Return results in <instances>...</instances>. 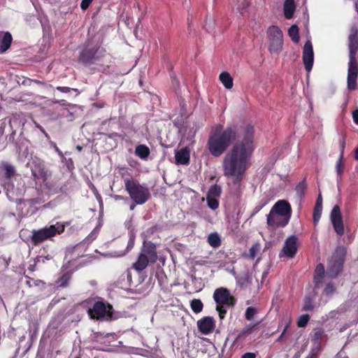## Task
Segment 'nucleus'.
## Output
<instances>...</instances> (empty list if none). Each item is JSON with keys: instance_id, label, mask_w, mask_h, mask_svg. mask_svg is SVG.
I'll return each instance as SVG.
<instances>
[{"instance_id": "nucleus-1", "label": "nucleus", "mask_w": 358, "mask_h": 358, "mask_svg": "<svg viewBox=\"0 0 358 358\" xmlns=\"http://www.w3.org/2000/svg\"><path fill=\"white\" fill-rule=\"evenodd\" d=\"M254 127L248 124L243 132V139L236 143L225 155L222 162L224 176L231 178L234 185H239L250 166L253 152Z\"/></svg>"}, {"instance_id": "nucleus-2", "label": "nucleus", "mask_w": 358, "mask_h": 358, "mask_svg": "<svg viewBox=\"0 0 358 358\" xmlns=\"http://www.w3.org/2000/svg\"><path fill=\"white\" fill-rule=\"evenodd\" d=\"M221 128L220 126L210 134L207 143L210 153L215 157L221 156L237 137V131L234 127H229L224 130Z\"/></svg>"}, {"instance_id": "nucleus-3", "label": "nucleus", "mask_w": 358, "mask_h": 358, "mask_svg": "<svg viewBox=\"0 0 358 358\" xmlns=\"http://www.w3.org/2000/svg\"><path fill=\"white\" fill-rule=\"evenodd\" d=\"M124 182L125 189L129 193L130 198L136 204H143L148 200L150 192L147 187L129 178H124Z\"/></svg>"}, {"instance_id": "nucleus-4", "label": "nucleus", "mask_w": 358, "mask_h": 358, "mask_svg": "<svg viewBox=\"0 0 358 358\" xmlns=\"http://www.w3.org/2000/svg\"><path fill=\"white\" fill-rule=\"evenodd\" d=\"M64 229L65 226L64 224L57 222L50 227H45L38 230L34 229L30 236L31 242L34 245H39L45 241L51 239L57 234H62Z\"/></svg>"}, {"instance_id": "nucleus-5", "label": "nucleus", "mask_w": 358, "mask_h": 358, "mask_svg": "<svg viewBox=\"0 0 358 358\" xmlns=\"http://www.w3.org/2000/svg\"><path fill=\"white\" fill-rule=\"evenodd\" d=\"M213 298L216 303V310L219 313H226L227 311H230L236 301L229 291L224 287L215 289Z\"/></svg>"}, {"instance_id": "nucleus-6", "label": "nucleus", "mask_w": 358, "mask_h": 358, "mask_svg": "<svg viewBox=\"0 0 358 358\" xmlns=\"http://www.w3.org/2000/svg\"><path fill=\"white\" fill-rule=\"evenodd\" d=\"M88 308L87 313H113V306L102 298H90L81 303Z\"/></svg>"}, {"instance_id": "nucleus-7", "label": "nucleus", "mask_w": 358, "mask_h": 358, "mask_svg": "<svg viewBox=\"0 0 358 358\" xmlns=\"http://www.w3.org/2000/svg\"><path fill=\"white\" fill-rule=\"evenodd\" d=\"M266 35L269 41L268 50L271 53L278 54L282 49L283 35L282 31L277 26H271L268 28Z\"/></svg>"}, {"instance_id": "nucleus-8", "label": "nucleus", "mask_w": 358, "mask_h": 358, "mask_svg": "<svg viewBox=\"0 0 358 358\" xmlns=\"http://www.w3.org/2000/svg\"><path fill=\"white\" fill-rule=\"evenodd\" d=\"M344 254V248L339 247L336 248L331 259L328 262L327 274L329 277L335 278L342 271Z\"/></svg>"}, {"instance_id": "nucleus-9", "label": "nucleus", "mask_w": 358, "mask_h": 358, "mask_svg": "<svg viewBox=\"0 0 358 358\" xmlns=\"http://www.w3.org/2000/svg\"><path fill=\"white\" fill-rule=\"evenodd\" d=\"M349 62H357L356 54L358 50V30L352 27L348 36Z\"/></svg>"}, {"instance_id": "nucleus-10", "label": "nucleus", "mask_w": 358, "mask_h": 358, "mask_svg": "<svg viewBox=\"0 0 358 358\" xmlns=\"http://www.w3.org/2000/svg\"><path fill=\"white\" fill-rule=\"evenodd\" d=\"M331 221L332 222L334 229L338 236L344 234V226L341 213V210L338 206H334L331 212Z\"/></svg>"}, {"instance_id": "nucleus-11", "label": "nucleus", "mask_w": 358, "mask_h": 358, "mask_svg": "<svg viewBox=\"0 0 358 358\" xmlns=\"http://www.w3.org/2000/svg\"><path fill=\"white\" fill-rule=\"evenodd\" d=\"M216 321L213 317L205 316L196 322L198 330L203 335L213 333L215 329Z\"/></svg>"}, {"instance_id": "nucleus-12", "label": "nucleus", "mask_w": 358, "mask_h": 358, "mask_svg": "<svg viewBox=\"0 0 358 358\" xmlns=\"http://www.w3.org/2000/svg\"><path fill=\"white\" fill-rule=\"evenodd\" d=\"M289 219L288 217L275 213L274 210H271L267 215V224L273 228L284 227L287 224Z\"/></svg>"}, {"instance_id": "nucleus-13", "label": "nucleus", "mask_w": 358, "mask_h": 358, "mask_svg": "<svg viewBox=\"0 0 358 358\" xmlns=\"http://www.w3.org/2000/svg\"><path fill=\"white\" fill-rule=\"evenodd\" d=\"M98 49L94 47L85 48L80 53L78 62L85 65H88L94 63L97 59Z\"/></svg>"}, {"instance_id": "nucleus-14", "label": "nucleus", "mask_w": 358, "mask_h": 358, "mask_svg": "<svg viewBox=\"0 0 358 358\" xmlns=\"http://www.w3.org/2000/svg\"><path fill=\"white\" fill-rule=\"evenodd\" d=\"M314 61L313 50L312 43L310 41H308L303 50V62L306 70L310 72L312 69Z\"/></svg>"}, {"instance_id": "nucleus-15", "label": "nucleus", "mask_w": 358, "mask_h": 358, "mask_svg": "<svg viewBox=\"0 0 358 358\" xmlns=\"http://www.w3.org/2000/svg\"><path fill=\"white\" fill-rule=\"evenodd\" d=\"M296 242L297 238L296 236H291L288 237L285 242V245L280 253V256L284 255L287 257L292 258L297 250Z\"/></svg>"}, {"instance_id": "nucleus-16", "label": "nucleus", "mask_w": 358, "mask_h": 358, "mask_svg": "<svg viewBox=\"0 0 358 358\" xmlns=\"http://www.w3.org/2000/svg\"><path fill=\"white\" fill-rule=\"evenodd\" d=\"M358 75L357 62H349L348 70V88L355 90L357 88V78Z\"/></svg>"}, {"instance_id": "nucleus-17", "label": "nucleus", "mask_w": 358, "mask_h": 358, "mask_svg": "<svg viewBox=\"0 0 358 358\" xmlns=\"http://www.w3.org/2000/svg\"><path fill=\"white\" fill-rule=\"evenodd\" d=\"M141 253L148 257L151 263H155L157 260L158 257L156 251V245L151 241H143Z\"/></svg>"}, {"instance_id": "nucleus-18", "label": "nucleus", "mask_w": 358, "mask_h": 358, "mask_svg": "<svg viewBox=\"0 0 358 358\" xmlns=\"http://www.w3.org/2000/svg\"><path fill=\"white\" fill-rule=\"evenodd\" d=\"M271 210H274L275 213L291 217V206L288 202L285 200L277 201Z\"/></svg>"}, {"instance_id": "nucleus-19", "label": "nucleus", "mask_w": 358, "mask_h": 358, "mask_svg": "<svg viewBox=\"0 0 358 358\" xmlns=\"http://www.w3.org/2000/svg\"><path fill=\"white\" fill-rule=\"evenodd\" d=\"M12 36L9 32H0V53L6 52L12 43Z\"/></svg>"}, {"instance_id": "nucleus-20", "label": "nucleus", "mask_w": 358, "mask_h": 358, "mask_svg": "<svg viewBox=\"0 0 358 358\" xmlns=\"http://www.w3.org/2000/svg\"><path fill=\"white\" fill-rule=\"evenodd\" d=\"M176 163L178 164H187L189 162V151L184 148L176 152Z\"/></svg>"}, {"instance_id": "nucleus-21", "label": "nucleus", "mask_w": 358, "mask_h": 358, "mask_svg": "<svg viewBox=\"0 0 358 358\" xmlns=\"http://www.w3.org/2000/svg\"><path fill=\"white\" fill-rule=\"evenodd\" d=\"M149 262H150L148 257L140 253L137 260L133 264V268L138 272H141L148 266Z\"/></svg>"}, {"instance_id": "nucleus-22", "label": "nucleus", "mask_w": 358, "mask_h": 358, "mask_svg": "<svg viewBox=\"0 0 358 358\" xmlns=\"http://www.w3.org/2000/svg\"><path fill=\"white\" fill-rule=\"evenodd\" d=\"M259 322L254 324H249L245 327L242 331L237 335L236 338V341H243L245 338L251 334L255 329H257V327Z\"/></svg>"}, {"instance_id": "nucleus-23", "label": "nucleus", "mask_w": 358, "mask_h": 358, "mask_svg": "<svg viewBox=\"0 0 358 358\" xmlns=\"http://www.w3.org/2000/svg\"><path fill=\"white\" fill-rule=\"evenodd\" d=\"M295 10L294 0H285L284 3V13L287 19H291Z\"/></svg>"}, {"instance_id": "nucleus-24", "label": "nucleus", "mask_w": 358, "mask_h": 358, "mask_svg": "<svg viewBox=\"0 0 358 358\" xmlns=\"http://www.w3.org/2000/svg\"><path fill=\"white\" fill-rule=\"evenodd\" d=\"M220 80L227 89L232 88L233 78L228 72H222L220 75Z\"/></svg>"}, {"instance_id": "nucleus-25", "label": "nucleus", "mask_w": 358, "mask_h": 358, "mask_svg": "<svg viewBox=\"0 0 358 358\" xmlns=\"http://www.w3.org/2000/svg\"><path fill=\"white\" fill-rule=\"evenodd\" d=\"M135 154L141 159H146L150 155V150L145 145H139L136 147Z\"/></svg>"}, {"instance_id": "nucleus-26", "label": "nucleus", "mask_w": 358, "mask_h": 358, "mask_svg": "<svg viewBox=\"0 0 358 358\" xmlns=\"http://www.w3.org/2000/svg\"><path fill=\"white\" fill-rule=\"evenodd\" d=\"M71 272L66 271L62 273V276L56 281L58 286L62 287H66L69 285V282L71 278Z\"/></svg>"}, {"instance_id": "nucleus-27", "label": "nucleus", "mask_w": 358, "mask_h": 358, "mask_svg": "<svg viewBox=\"0 0 358 358\" xmlns=\"http://www.w3.org/2000/svg\"><path fill=\"white\" fill-rule=\"evenodd\" d=\"M208 244L214 248H217L221 245V240L217 233L210 234L208 236Z\"/></svg>"}, {"instance_id": "nucleus-28", "label": "nucleus", "mask_w": 358, "mask_h": 358, "mask_svg": "<svg viewBox=\"0 0 358 358\" xmlns=\"http://www.w3.org/2000/svg\"><path fill=\"white\" fill-rule=\"evenodd\" d=\"M91 320L103 322L117 319L114 315H89Z\"/></svg>"}, {"instance_id": "nucleus-29", "label": "nucleus", "mask_w": 358, "mask_h": 358, "mask_svg": "<svg viewBox=\"0 0 358 358\" xmlns=\"http://www.w3.org/2000/svg\"><path fill=\"white\" fill-rule=\"evenodd\" d=\"M2 167L5 171V177L7 179L11 178L16 174L15 167L13 165L8 163H3Z\"/></svg>"}, {"instance_id": "nucleus-30", "label": "nucleus", "mask_w": 358, "mask_h": 358, "mask_svg": "<svg viewBox=\"0 0 358 358\" xmlns=\"http://www.w3.org/2000/svg\"><path fill=\"white\" fill-rule=\"evenodd\" d=\"M288 34L294 43H297L299 42V28L296 25L294 24L289 27L288 30Z\"/></svg>"}, {"instance_id": "nucleus-31", "label": "nucleus", "mask_w": 358, "mask_h": 358, "mask_svg": "<svg viewBox=\"0 0 358 358\" xmlns=\"http://www.w3.org/2000/svg\"><path fill=\"white\" fill-rule=\"evenodd\" d=\"M307 190V184L303 180V181L300 182L296 187V192L297 196L301 199Z\"/></svg>"}, {"instance_id": "nucleus-32", "label": "nucleus", "mask_w": 358, "mask_h": 358, "mask_svg": "<svg viewBox=\"0 0 358 358\" xmlns=\"http://www.w3.org/2000/svg\"><path fill=\"white\" fill-rule=\"evenodd\" d=\"M325 273L324 266L322 264H320L317 266L315 271V280L316 282H319Z\"/></svg>"}, {"instance_id": "nucleus-33", "label": "nucleus", "mask_w": 358, "mask_h": 358, "mask_svg": "<svg viewBox=\"0 0 358 358\" xmlns=\"http://www.w3.org/2000/svg\"><path fill=\"white\" fill-rule=\"evenodd\" d=\"M221 187L217 185H214L210 187L207 196L218 198L221 194Z\"/></svg>"}, {"instance_id": "nucleus-34", "label": "nucleus", "mask_w": 358, "mask_h": 358, "mask_svg": "<svg viewBox=\"0 0 358 358\" xmlns=\"http://www.w3.org/2000/svg\"><path fill=\"white\" fill-rule=\"evenodd\" d=\"M322 205H317L315 204L313 210V222L315 225L317 224L319 222V220L321 217L322 215Z\"/></svg>"}, {"instance_id": "nucleus-35", "label": "nucleus", "mask_w": 358, "mask_h": 358, "mask_svg": "<svg viewBox=\"0 0 358 358\" xmlns=\"http://www.w3.org/2000/svg\"><path fill=\"white\" fill-rule=\"evenodd\" d=\"M326 337V334L322 329H317L314 331L312 341L316 343H318L317 346H320V342Z\"/></svg>"}, {"instance_id": "nucleus-36", "label": "nucleus", "mask_w": 358, "mask_h": 358, "mask_svg": "<svg viewBox=\"0 0 358 358\" xmlns=\"http://www.w3.org/2000/svg\"><path fill=\"white\" fill-rule=\"evenodd\" d=\"M192 310L196 313H200L203 309V303L200 299H193L190 303Z\"/></svg>"}, {"instance_id": "nucleus-37", "label": "nucleus", "mask_w": 358, "mask_h": 358, "mask_svg": "<svg viewBox=\"0 0 358 358\" xmlns=\"http://www.w3.org/2000/svg\"><path fill=\"white\" fill-rule=\"evenodd\" d=\"M249 3L246 0H243L241 5H239L235 10L237 17L243 16L245 10L248 7Z\"/></svg>"}, {"instance_id": "nucleus-38", "label": "nucleus", "mask_w": 358, "mask_h": 358, "mask_svg": "<svg viewBox=\"0 0 358 358\" xmlns=\"http://www.w3.org/2000/svg\"><path fill=\"white\" fill-rule=\"evenodd\" d=\"M336 173L338 175V180H341V176L343 172V158L342 155H340L339 159L336 162Z\"/></svg>"}, {"instance_id": "nucleus-39", "label": "nucleus", "mask_w": 358, "mask_h": 358, "mask_svg": "<svg viewBox=\"0 0 358 358\" xmlns=\"http://www.w3.org/2000/svg\"><path fill=\"white\" fill-rule=\"evenodd\" d=\"M260 248L261 245L259 243H254L249 250V257L251 259H254L257 256V253L259 252Z\"/></svg>"}, {"instance_id": "nucleus-40", "label": "nucleus", "mask_w": 358, "mask_h": 358, "mask_svg": "<svg viewBox=\"0 0 358 358\" xmlns=\"http://www.w3.org/2000/svg\"><path fill=\"white\" fill-rule=\"evenodd\" d=\"M208 206L212 210H215L219 206L217 198L206 196Z\"/></svg>"}, {"instance_id": "nucleus-41", "label": "nucleus", "mask_w": 358, "mask_h": 358, "mask_svg": "<svg viewBox=\"0 0 358 358\" xmlns=\"http://www.w3.org/2000/svg\"><path fill=\"white\" fill-rule=\"evenodd\" d=\"M310 320L309 315H301L297 322L299 327H304Z\"/></svg>"}, {"instance_id": "nucleus-42", "label": "nucleus", "mask_w": 358, "mask_h": 358, "mask_svg": "<svg viewBox=\"0 0 358 358\" xmlns=\"http://www.w3.org/2000/svg\"><path fill=\"white\" fill-rule=\"evenodd\" d=\"M320 350V346L312 348L310 354L306 358H318Z\"/></svg>"}, {"instance_id": "nucleus-43", "label": "nucleus", "mask_w": 358, "mask_h": 358, "mask_svg": "<svg viewBox=\"0 0 358 358\" xmlns=\"http://www.w3.org/2000/svg\"><path fill=\"white\" fill-rule=\"evenodd\" d=\"M313 310V306L310 298H306L304 300V304L303 306V310L304 311H312Z\"/></svg>"}, {"instance_id": "nucleus-44", "label": "nucleus", "mask_w": 358, "mask_h": 358, "mask_svg": "<svg viewBox=\"0 0 358 358\" xmlns=\"http://www.w3.org/2000/svg\"><path fill=\"white\" fill-rule=\"evenodd\" d=\"M335 291L334 285L331 283L327 284L324 292L327 295L331 294Z\"/></svg>"}, {"instance_id": "nucleus-45", "label": "nucleus", "mask_w": 358, "mask_h": 358, "mask_svg": "<svg viewBox=\"0 0 358 358\" xmlns=\"http://www.w3.org/2000/svg\"><path fill=\"white\" fill-rule=\"evenodd\" d=\"M345 146V137L342 136L340 139V148H341V154L342 155V158H343V152Z\"/></svg>"}, {"instance_id": "nucleus-46", "label": "nucleus", "mask_w": 358, "mask_h": 358, "mask_svg": "<svg viewBox=\"0 0 358 358\" xmlns=\"http://www.w3.org/2000/svg\"><path fill=\"white\" fill-rule=\"evenodd\" d=\"M92 1V0H82V2L80 3V8L83 10H86L90 5Z\"/></svg>"}, {"instance_id": "nucleus-47", "label": "nucleus", "mask_w": 358, "mask_h": 358, "mask_svg": "<svg viewBox=\"0 0 358 358\" xmlns=\"http://www.w3.org/2000/svg\"><path fill=\"white\" fill-rule=\"evenodd\" d=\"M57 90L63 93H69L71 90V89L68 87H57Z\"/></svg>"}, {"instance_id": "nucleus-48", "label": "nucleus", "mask_w": 358, "mask_h": 358, "mask_svg": "<svg viewBox=\"0 0 358 358\" xmlns=\"http://www.w3.org/2000/svg\"><path fill=\"white\" fill-rule=\"evenodd\" d=\"M259 310L255 307L250 306L246 309L245 313H256Z\"/></svg>"}, {"instance_id": "nucleus-49", "label": "nucleus", "mask_w": 358, "mask_h": 358, "mask_svg": "<svg viewBox=\"0 0 358 358\" xmlns=\"http://www.w3.org/2000/svg\"><path fill=\"white\" fill-rule=\"evenodd\" d=\"M241 358H256V355L253 352H246L242 355Z\"/></svg>"}, {"instance_id": "nucleus-50", "label": "nucleus", "mask_w": 358, "mask_h": 358, "mask_svg": "<svg viewBox=\"0 0 358 358\" xmlns=\"http://www.w3.org/2000/svg\"><path fill=\"white\" fill-rule=\"evenodd\" d=\"M352 117H353V120L354 122L358 124V109H357L356 110H355L352 113Z\"/></svg>"}, {"instance_id": "nucleus-51", "label": "nucleus", "mask_w": 358, "mask_h": 358, "mask_svg": "<svg viewBox=\"0 0 358 358\" xmlns=\"http://www.w3.org/2000/svg\"><path fill=\"white\" fill-rule=\"evenodd\" d=\"M37 127L40 129V131L45 135V138L49 140L50 136L49 134L45 131V129L40 125H37Z\"/></svg>"}, {"instance_id": "nucleus-52", "label": "nucleus", "mask_w": 358, "mask_h": 358, "mask_svg": "<svg viewBox=\"0 0 358 358\" xmlns=\"http://www.w3.org/2000/svg\"><path fill=\"white\" fill-rule=\"evenodd\" d=\"M315 204L322 205V197L321 193L319 194Z\"/></svg>"}, {"instance_id": "nucleus-53", "label": "nucleus", "mask_w": 358, "mask_h": 358, "mask_svg": "<svg viewBox=\"0 0 358 358\" xmlns=\"http://www.w3.org/2000/svg\"><path fill=\"white\" fill-rule=\"evenodd\" d=\"M4 131H5V124H2L0 127V138H1L3 136Z\"/></svg>"}, {"instance_id": "nucleus-54", "label": "nucleus", "mask_w": 358, "mask_h": 358, "mask_svg": "<svg viewBox=\"0 0 358 358\" xmlns=\"http://www.w3.org/2000/svg\"><path fill=\"white\" fill-rule=\"evenodd\" d=\"M286 331V328L284 329L283 332L281 334V335L277 338L276 341L279 342L282 340L285 333Z\"/></svg>"}, {"instance_id": "nucleus-55", "label": "nucleus", "mask_w": 358, "mask_h": 358, "mask_svg": "<svg viewBox=\"0 0 358 358\" xmlns=\"http://www.w3.org/2000/svg\"><path fill=\"white\" fill-rule=\"evenodd\" d=\"M31 173H32V176H33L35 178H38V177H39V175H38V174H37V173H36V171H35L34 169H32V170H31Z\"/></svg>"}, {"instance_id": "nucleus-56", "label": "nucleus", "mask_w": 358, "mask_h": 358, "mask_svg": "<svg viewBox=\"0 0 358 358\" xmlns=\"http://www.w3.org/2000/svg\"><path fill=\"white\" fill-rule=\"evenodd\" d=\"M255 315H245V317L248 320H252Z\"/></svg>"}, {"instance_id": "nucleus-57", "label": "nucleus", "mask_w": 358, "mask_h": 358, "mask_svg": "<svg viewBox=\"0 0 358 358\" xmlns=\"http://www.w3.org/2000/svg\"><path fill=\"white\" fill-rule=\"evenodd\" d=\"M355 158L358 160V148L355 150Z\"/></svg>"}, {"instance_id": "nucleus-58", "label": "nucleus", "mask_w": 358, "mask_h": 358, "mask_svg": "<svg viewBox=\"0 0 358 358\" xmlns=\"http://www.w3.org/2000/svg\"><path fill=\"white\" fill-rule=\"evenodd\" d=\"M15 131H13V133H12V134H11V136H10V138H13H13H14V135H15Z\"/></svg>"}, {"instance_id": "nucleus-59", "label": "nucleus", "mask_w": 358, "mask_h": 358, "mask_svg": "<svg viewBox=\"0 0 358 358\" xmlns=\"http://www.w3.org/2000/svg\"><path fill=\"white\" fill-rule=\"evenodd\" d=\"M40 175L41 176H45V172L43 171V170H41V173H40Z\"/></svg>"}, {"instance_id": "nucleus-60", "label": "nucleus", "mask_w": 358, "mask_h": 358, "mask_svg": "<svg viewBox=\"0 0 358 358\" xmlns=\"http://www.w3.org/2000/svg\"><path fill=\"white\" fill-rule=\"evenodd\" d=\"M134 208H135V205H131V206H130V210H134Z\"/></svg>"}, {"instance_id": "nucleus-61", "label": "nucleus", "mask_w": 358, "mask_h": 358, "mask_svg": "<svg viewBox=\"0 0 358 358\" xmlns=\"http://www.w3.org/2000/svg\"><path fill=\"white\" fill-rule=\"evenodd\" d=\"M220 319H223L224 317V315L220 314L219 315Z\"/></svg>"}, {"instance_id": "nucleus-62", "label": "nucleus", "mask_w": 358, "mask_h": 358, "mask_svg": "<svg viewBox=\"0 0 358 358\" xmlns=\"http://www.w3.org/2000/svg\"><path fill=\"white\" fill-rule=\"evenodd\" d=\"M36 83H38V84H42V83L41 81H38V80H36Z\"/></svg>"}, {"instance_id": "nucleus-63", "label": "nucleus", "mask_w": 358, "mask_h": 358, "mask_svg": "<svg viewBox=\"0 0 358 358\" xmlns=\"http://www.w3.org/2000/svg\"><path fill=\"white\" fill-rule=\"evenodd\" d=\"M77 149H78L79 150H80L82 148H81V147L78 146V147H77Z\"/></svg>"}, {"instance_id": "nucleus-64", "label": "nucleus", "mask_w": 358, "mask_h": 358, "mask_svg": "<svg viewBox=\"0 0 358 358\" xmlns=\"http://www.w3.org/2000/svg\"><path fill=\"white\" fill-rule=\"evenodd\" d=\"M77 358H80V357H77Z\"/></svg>"}]
</instances>
